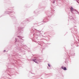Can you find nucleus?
Masks as SVG:
<instances>
[{
    "label": "nucleus",
    "mask_w": 79,
    "mask_h": 79,
    "mask_svg": "<svg viewBox=\"0 0 79 79\" xmlns=\"http://www.w3.org/2000/svg\"><path fill=\"white\" fill-rule=\"evenodd\" d=\"M61 69H63L64 70V71H66V69H67L65 67H64V68H63V66H62L61 67Z\"/></svg>",
    "instance_id": "f257e3e1"
},
{
    "label": "nucleus",
    "mask_w": 79,
    "mask_h": 79,
    "mask_svg": "<svg viewBox=\"0 0 79 79\" xmlns=\"http://www.w3.org/2000/svg\"><path fill=\"white\" fill-rule=\"evenodd\" d=\"M70 10H71V12H72V11H75V9H73V8H71L70 9Z\"/></svg>",
    "instance_id": "f03ea898"
},
{
    "label": "nucleus",
    "mask_w": 79,
    "mask_h": 79,
    "mask_svg": "<svg viewBox=\"0 0 79 79\" xmlns=\"http://www.w3.org/2000/svg\"><path fill=\"white\" fill-rule=\"evenodd\" d=\"M48 66H49V67H50V64H48Z\"/></svg>",
    "instance_id": "20e7f679"
},
{
    "label": "nucleus",
    "mask_w": 79,
    "mask_h": 79,
    "mask_svg": "<svg viewBox=\"0 0 79 79\" xmlns=\"http://www.w3.org/2000/svg\"><path fill=\"white\" fill-rule=\"evenodd\" d=\"M33 61H34V62H35V63H37V61H36V60H33Z\"/></svg>",
    "instance_id": "7ed1b4c3"
}]
</instances>
